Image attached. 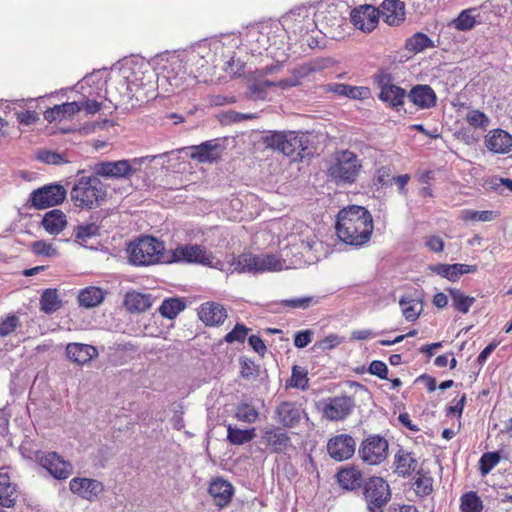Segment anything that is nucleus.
<instances>
[{
    "label": "nucleus",
    "instance_id": "obj_34",
    "mask_svg": "<svg viewBox=\"0 0 512 512\" xmlns=\"http://www.w3.org/2000/svg\"><path fill=\"white\" fill-rule=\"evenodd\" d=\"M186 308V302L179 297H168L158 308L160 315L166 319H174Z\"/></svg>",
    "mask_w": 512,
    "mask_h": 512
},
{
    "label": "nucleus",
    "instance_id": "obj_26",
    "mask_svg": "<svg viewBox=\"0 0 512 512\" xmlns=\"http://www.w3.org/2000/svg\"><path fill=\"white\" fill-rule=\"evenodd\" d=\"M336 479L341 488L349 491L357 490L364 485L362 472L354 466L341 468L336 474Z\"/></svg>",
    "mask_w": 512,
    "mask_h": 512
},
{
    "label": "nucleus",
    "instance_id": "obj_51",
    "mask_svg": "<svg viewBox=\"0 0 512 512\" xmlns=\"http://www.w3.org/2000/svg\"><path fill=\"white\" fill-rule=\"evenodd\" d=\"M250 331V328L246 327L244 324L237 323L234 328L225 335L224 340L225 342L232 344V343H244L248 333Z\"/></svg>",
    "mask_w": 512,
    "mask_h": 512
},
{
    "label": "nucleus",
    "instance_id": "obj_39",
    "mask_svg": "<svg viewBox=\"0 0 512 512\" xmlns=\"http://www.w3.org/2000/svg\"><path fill=\"white\" fill-rule=\"evenodd\" d=\"M256 436L255 428L240 429L232 425L227 427V440L233 445H243L252 441Z\"/></svg>",
    "mask_w": 512,
    "mask_h": 512
},
{
    "label": "nucleus",
    "instance_id": "obj_56",
    "mask_svg": "<svg viewBox=\"0 0 512 512\" xmlns=\"http://www.w3.org/2000/svg\"><path fill=\"white\" fill-rule=\"evenodd\" d=\"M371 375L377 376L378 378L382 380H389L388 378V372L389 369L387 365L380 360H374L370 363L368 370Z\"/></svg>",
    "mask_w": 512,
    "mask_h": 512
},
{
    "label": "nucleus",
    "instance_id": "obj_10",
    "mask_svg": "<svg viewBox=\"0 0 512 512\" xmlns=\"http://www.w3.org/2000/svg\"><path fill=\"white\" fill-rule=\"evenodd\" d=\"M388 441L379 435L364 439L359 447L361 460L369 465H379L388 457Z\"/></svg>",
    "mask_w": 512,
    "mask_h": 512
},
{
    "label": "nucleus",
    "instance_id": "obj_47",
    "mask_svg": "<svg viewBox=\"0 0 512 512\" xmlns=\"http://www.w3.org/2000/svg\"><path fill=\"white\" fill-rule=\"evenodd\" d=\"M465 120L470 126L483 130H485L490 124L489 117L484 112L477 109L470 110L467 113Z\"/></svg>",
    "mask_w": 512,
    "mask_h": 512
},
{
    "label": "nucleus",
    "instance_id": "obj_44",
    "mask_svg": "<svg viewBox=\"0 0 512 512\" xmlns=\"http://www.w3.org/2000/svg\"><path fill=\"white\" fill-rule=\"evenodd\" d=\"M460 219L468 221H481L490 222L498 217V213L492 210L475 211L471 209H464L460 213Z\"/></svg>",
    "mask_w": 512,
    "mask_h": 512
},
{
    "label": "nucleus",
    "instance_id": "obj_14",
    "mask_svg": "<svg viewBox=\"0 0 512 512\" xmlns=\"http://www.w3.org/2000/svg\"><path fill=\"white\" fill-rule=\"evenodd\" d=\"M95 174L104 178H129L136 169L129 160L102 161L95 165Z\"/></svg>",
    "mask_w": 512,
    "mask_h": 512
},
{
    "label": "nucleus",
    "instance_id": "obj_37",
    "mask_svg": "<svg viewBox=\"0 0 512 512\" xmlns=\"http://www.w3.org/2000/svg\"><path fill=\"white\" fill-rule=\"evenodd\" d=\"M406 95V91L403 88L394 84L381 90L378 97L382 102L388 103L391 107L398 108L404 104Z\"/></svg>",
    "mask_w": 512,
    "mask_h": 512
},
{
    "label": "nucleus",
    "instance_id": "obj_27",
    "mask_svg": "<svg viewBox=\"0 0 512 512\" xmlns=\"http://www.w3.org/2000/svg\"><path fill=\"white\" fill-rule=\"evenodd\" d=\"M263 439L272 452L279 453L287 449L290 444L289 435L279 427L267 428L264 431Z\"/></svg>",
    "mask_w": 512,
    "mask_h": 512
},
{
    "label": "nucleus",
    "instance_id": "obj_42",
    "mask_svg": "<svg viewBox=\"0 0 512 512\" xmlns=\"http://www.w3.org/2000/svg\"><path fill=\"white\" fill-rule=\"evenodd\" d=\"M403 316L407 321H416L422 312V303L415 299L402 297L399 301Z\"/></svg>",
    "mask_w": 512,
    "mask_h": 512
},
{
    "label": "nucleus",
    "instance_id": "obj_52",
    "mask_svg": "<svg viewBox=\"0 0 512 512\" xmlns=\"http://www.w3.org/2000/svg\"><path fill=\"white\" fill-rule=\"evenodd\" d=\"M30 247L32 252L38 256L53 257L58 254V251L53 244L47 243L44 240L34 241Z\"/></svg>",
    "mask_w": 512,
    "mask_h": 512
},
{
    "label": "nucleus",
    "instance_id": "obj_48",
    "mask_svg": "<svg viewBox=\"0 0 512 512\" xmlns=\"http://www.w3.org/2000/svg\"><path fill=\"white\" fill-rule=\"evenodd\" d=\"M499 452H486L479 460V470L483 476L487 475L500 462Z\"/></svg>",
    "mask_w": 512,
    "mask_h": 512
},
{
    "label": "nucleus",
    "instance_id": "obj_40",
    "mask_svg": "<svg viewBox=\"0 0 512 512\" xmlns=\"http://www.w3.org/2000/svg\"><path fill=\"white\" fill-rule=\"evenodd\" d=\"M447 291L452 299V306L455 310L467 314L475 303V298L465 295L460 289L449 288Z\"/></svg>",
    "mask_w": 512,
    "mask_h": 512
},
{
    "label": "nucleus",
    "instance_id": "obj_55",
    "mask_svg": "<svg viewBox=\"0 0 512 512\" xmlns=\"http://www.w3.org/2000/svg\"><path fill=\"white\" fill-rule=\"evenodd\" d=\"M314 302L311 296L298 297L293 299H285L281 301V305L292 309H307Z\"/></svg>",
    "mask_w": 512,
    "mask_h": 512
},
{
    "label": "nucleus",
    "instance_id": "obj_11",
    "mask_svg": "<svg viewBox=\"0 0 512 512\" xmlns=\"http://www.w3.org/2000/svg\"><path fill=\"white\" fill-rule=\"evenodd\" d=\"M321 405L323 418L329 421H342L352 413L355 400L348 395L334 396L323 400Z\"/></svg>",
    "mask_w": 512,
    "mask_h": 512
},
{
    "label": "nucleus",
    "instance_id": "obj_15",
    "mask_svg": "<svg viewBox=\"0 0 512 512\" xmlns=\"http://www.w3.org/2000/svg\"><path fill=\"white\" fill-rule=\"evenodd\" d=\"M69 488L73 494L90 502L96 501L104 491V485L101 481L84 477L71 479Z\"/></svg>",
    "mask_w": 512,
    "mask_h": 512
},
{
    "label": "nucleus",
    "instance_id": "obj_2",
    "mask_svg": "<svg viewBox=\"0 0 512 512\" xmlns=\"http://www.w3.org/2000/svg\"><path fill=\"white\" fill-rule=\"evenodd\" d=\"M126 252L129 263L137 267L167 263L165 243L154 236L136 238L128 244Z\"/></svg>",
    "mask_w": 512,
    "mask_h": 512
},
{
    "label": "nucleus",
    "instance_id": "obj_16",
    "mask_svg": "<svg viewBox=\"0 0 512 512\" xmlns=\"http://www.w3.org/2000/svg\"><path fill=\"white\" fill-rule=\"evenodd\" d=\"M351 21L353 25L363 31H373L379 22V9L372 5H361L351 12Z\"/></svg>",
    "mask_w": 512,
    "mask_h": 512
},
{
    "label": "nucleus",
    "instance_id": "obj_54",
    "mask_svg": "<svg viewBox=\"0 0 512 512\" xmlns=\"http://www.w3.org/2000/svg\"><path fill=\"white\" fill-rule=\"evenodd\" d=\"M20 325V320L16 315H8L0 322V337H6L13 333Z\"/></svg>",
    "mask_w": 512,
    "mask_h": 512
},
{
    "label": "nucleus",
    "instance_id": "obj_20",
    "mask_svg": "<svg viewBox=\"0 0 512 512\" xmlns=\"http://www.w3.org/2000/svg\"><path fill=\"white\" fill-rule=\"evenodd\" d=\"M379 9V17L389 26H398L405 20V4L401 0H384Z\"/></svg>",
    "mask_w": 512,
    "mask_h": 512
},
{
    "label": "nucleus",
    "instance_id": "obj_43",
    "mask_svg": "<svg viewBox=\"0 0 512 512\" xmlns=\"http://www.w3.org/2000/svg\"><path fill=\"white\" fill-rule=\"evenodd\" d=\"M259 417L258 410L250 403H239L235 410V418L241 422L252 424Z\"/></svg>",
    "mask_w": 512,
    "mask_h": 512
},
{
    "label": "nucleus",
    "instance_id": "obj_35",
    "mask_svg": "<svg viewBox=\"0 0 512 512\" xmlns=\"http://www.w3.org/2000/svg\"><path fill=\"white\" fill-rule=\"evenodd\" d=\"M216 148V144H212L211 141H206L198 146L192 147L191 158L200 163H211L219 158V155L216 153Z\"/></svg>",
    "mask_w": 512,
    "mask_h": 512
},
{
    "label": "nucleus",
    "instance_id": "obj_32",
    "mask_svg": "<svg viewBox=\"0 0 512 512\" xmlns=\"http://www.w3.org/2000/svg\"><path fill=\"white\" fill-rule=\"evenodd\" d=\"M105 296L106 292L102 288L89 286L79 291L77 300L81 307L94 308L104 301Z\"/></svg>",
    "mask_w": 512,
    "mask_h": 512
},
{
    "label": "nucleus",
    "instance_id": "obj_45",
    "mask_svg": "<svg viewBox=\"0 0 512 512\" xmlns=\"http://www.w3.org/2000/svg\"><path fill=\"white\" fill-rule=\"evenodd\" d=\"M432 46V40L426 34L420 32L415 33L406 41V48L414 53L421 52Z\"/></svg>",
    "mask_w": 512,
    "mask_h": 512
},
{
    "label": "nucleus",
    "instance_id": "obj_7",
    "mask_svg": "<svg viewBox=\"0 0 512 512\" xmlns=\"http://www.w3.org/2000/svg\"><path fill=\"white\" fill-rule=\"evenodd\" d=\"M364 498L369 512H384L383 508L391 499L390 486L385 479L370 477L363 485Z\"/></svg>",
    "mask_w": 512,
    "mask_h": 512
},
{
    "label": "nucleus",
    "instance_id": "obj_63",
    "mask_svg": "<svg viewBox=\"0 0 512 512\" xmlns=\"http://www.w3.org/2000/svg\"><path fill=\"white\" fill-rule=\"evenodd\" d=\"M276 87V82H272L269 80H263L258 83H254L250 87V91L252 94L256 95L258 98H264L262 94L266 91L267 88Z\"/></svg>",
    "mask_w": 512,
    "mask_h": 512
},
{
    "label": "nucleus",
    "instance_id": "obj_61",
    "mask_svg": "<svg viewBox=\"0 0 512 512\" xmlns=\"http://www.w3.org/2000/svg\"><path fill=\"white\" fill-rule=\"evenodd\" d=\"M374 80L380 91L394 85L392 75L384 70H381L375 74Z\"/></svg>",
    "mask_w": 512,
    "mask_h": 512
},
{
    "label": "nucleus",
    "instance_id": "obj_29",
    "mask_svg": "<svg viewBox=\"0 0 512 512\" xmlns=\"http://www.w3.org/2000/svg\"><path fill=\"white\" fill-rule=\"evenodd\" d=\"M395 472L403 477L411 475L418 466V461L412 452L399 449L394 456Z\"/></svg>",
    "mask_w": 512,
    "mask_h": 512
},
{
    "label": "nucleus",
    "instance_id": "obj_18",
    "mask_svg": "<svg viewBox=\"0 0 512 512\" xmlns=\"http://www.w3.org/2000/svg\"><path fill=\"white\" fill-rule=\"evenodd\" d=\"M198 317L206 326H220L227 318V310L220 303L208 301L200 305Z\"/></svg>",
    "mask_w": 512,
    "mask_h": 512
},
{
    "label": "nucleus",
    "instance_id": "obj_49",
    "mask_svg": "<svg viewBox=\"0 0 512 512\" xmlns=\"http://www.w3.org/2000/svg\"><path fill=\"white\" fill-rule=\"evenodd\" d=\"M99 234V226L95 223L80 225L75 230V238L80 244Z\"/></svg>",
    "mask_w": 512,
    "mask_h": 512
},
{
    "label": "nucleus",
    "instance_id": "obj_33",
    "mask_svg": "<svg viewBox=\"0 0 512 512\" xmlns=\"http://www.w3.org/2000/svg\"><path fill=\"white\" fill-rule=\"evenodd\" d=\"M329 91L340 96H346L351 99L365 100L371 96V91L365 86H351L343 83H334L329 85Z\"/></svg>",
    "mask_w": 512,
    "mask_h": 512
},
{
    "label": "nucleus",
    "instance_id": "obj_21",
    "mask_svg": "<svg viewBox=\"0 0 512 512\" xmlns=\"http://www.w3.org/2000/svg\"><path fill=\"white\" fill-rule=\"evenodd\" d=\"M208 493L212 497L214 504L219 508L229 505L234 495L233 485L223 478H215L211 481Z\"/></svg>",
    "mask_w": 512,
    "mask_h": 512
},
{
    "label": "nucleus",
    "instance_id": "obj_28",
    "mask_svg": "<svg viewBox=\"0 0 512 512\" xmlns=\"http://www.w3.org/2000/svg\"><path fill=\"white\" fill-rule=\"evenodd\" d=\"M79 111L80 105L78 102H66L47 109L43 115L46 121L52 123L55 121L70 119Z\"/></svg>",
    "mask_w": 512,
    "mask_h": 512
},
{
    "label": "nucleus",
    "instance_id": "obj_12",
    "mask_svg": "<svg viewBox=\"0 0 512 512\" xmlns=\"http://www.w3.org/2000/svg\"><path fill=\"white\" fill-rule=\"evenodd\" d=\"M66 194L62 185L50 184L34 190L30 195V201L35 208L45 209L61 204L65 200Z\"/></svg>",
    "mask_w": 512,
    "mask_h": 512
},
{
    "label": "nucleus",
    "instance_id": "obj_60",
    "mask_svg": "<svg viewBox=\"0 0 512 512\" xmlns=\"http://www.w3.org/2000/svg\"><path fill=\"white\" fill-rule=\"evenodd\" d=\"M17 121L22 125H32L39 120V115L34 110H23L16 112Z\"/></svg>",
    "mask_w": 512,
    "mask_h": 512
},
{
    "label": "nucleus",
    "instance_id": "obj_59",
    "mask_svg": "<svg viewBox=\"0 0 512 512\" xmlns=\"http://www.w3.org/2000/svg\"><path fill=\"white\" fill-rule=\"evenodd\" d=\"M393 180L392 171L388 166H382L376 170L375 184L388 186Z\"/></svg>",
    "mask_w": 512,
    "mask_h": 512
},
{
    "label": "nucleus",
    "instance_id": "obj_57",
    "mask_svg": "<svg viewBox=\"0 0 512 512\" xmlns=\"http://www.w3.org/2000/svg\"><path fill=\"white\" fill-rule=\"evenodd\" d=\"M343 342V338L336 335V334H330L326 337H324L322 340L318 341L315 344V347L322 349V350H331L338 345H340Z\"/></svg>",
    "mask_w": 512,
    "mask_h": 512
},
{
    "label": "nucleus",
    "instance_id": "obj_17",
    "mask_svg": "<svg viewBox=\"0 0 512 512\" xmlns=\"http://www.w3.org/2000/svg\"><path fill=\"white\" fill-rule=\"evenodd\" d=\"M274 414L278 424L285 428H294L301 421L302 411L296 403L283 401L276 407Z\"/></svg>",
    "mask_w": 512,
    "mask_h": 512
},
{
    "label": "nucleus",
    "instance_id": "obj_8",
    "mask_svg": "<svg viewBox=\"0 0 512 512\" xmlns=\"http://www.w3.org/2000/svg\"><path fill=\"white\" fill-rule=\"evenodd\" d=\"M214 257L212 253L199 244L178 245L171 250L167 263H193L212 266Z\"/></svg>",
    "mask_w": 512,
    "mask_h": 512
},
{
    "label": "nucleus",
    "instance_id": "obj_46",
    "mask_svg": "<svg viewBox=\"0 0 512 512\" xmlns=\"http://www.w3.org/2000/svg\"><path fill=\"white\" fill-rule=\"evenodd\" d=\"M475 9H465L460 12L458 17L453 20L452 24L459 31L471 30L476 24V17L473 14Z\"/></svg>",
    "mask_w": 512,
    "mask_h": 512
},
{
    "label": "nucleus",
    "instance_id": "obj_1",
    "mask_svg": "<svg viewBox=\"0 0 512 512\" xmlns=\"http://www.w3.org/2000/svg\"><path fill=\"white\" fill-rule=\"evenodd\" d=\"M335 230L343 243L355 247L363 246L370 241L373 234V216L363 206L349 205L338 212Z\"/></svg>",
    "mask_w": 512,
    "mask_h": 512
},
{
    "label": "nucleus",
    "instance_id": "obj_25",
    "mask_svg": "<svg viewBox=\"0 0 512 512\" xmlns=\"http://www.w3.org/2000/svg\"><path fill=\"white\" fill-rule=\"evenodd\" d=\"M431 270L448 279L451 282H456L459 278L468 273H475L478 270L477 265L468 264H437L431 267Z\"/></svg>",
    "mask_w": 512,
    "mask_h": 512
},
{
    "label": "nucleus",
    "instance_id": "obj_50",
    "mask_svg": "<svg viewBox=\"0 0 512 512\" xmlns=\"http://www.w3.org/2000/svg\"><path fill=\"white\" fill-rule=\"evenodd\" d=\"M308 381L307 372L300 366H293L289 386L304 390L308 386Z\"/></svg>",
    "mask_w": 512,
    "mask_h": 512
},
{
    "label": "nucleus",
    "instance_id": "obj_36",
    "mask_svg": "<svg viewBox=\"0 0 512 512\" xmlns=\"http://www.w3.org/2000/svg\"><path fill=\"white\" fill-rule=\"evenodd\" d=\"M40 310L48 315L55 313L62 306L57 289H45L40 297Z\"/></svg>",
    "mask_w": 512,
    "mask_h": 512
},
{
    "label": "nucleus",
    "instance_id": "obj_3",
    "mask_svg": "<svg viewBox=\"0 0 512 512\" xmlns=\"http://www.w3.org/2000/svg\"><path fill=\"white\" fill-rule=\"evenodd\" d=\"M106 194V187L97 175L78 177L70 191L74 206L81 209L98 207Z\"/></svg>",
    "mask_w": 512,
    "mask_h": 512
},
{
    "label": "nucleus",
    "instance_id": "obj_64",
    "mask_svg": "<svg viewBox=\"0 0 512 512\" xmlns=\"http://www.w3.org/2000/svg\"><path fill=\"white\" fill-rule=\"evenodd\" d=\"M249 345L251 348L258 353L260 356H264L267 352V347L264 341L257 335H251L248 338Z\"/></svg>",
    "mask_w": 512,
    "mask_h": 512
},
{
    "label": "nucleus",
    "instance_id": "obj_41",
    "mask_svg": "<svg viewBox=\"0 0 512 512\" xmlns=\"http://www.w3.org/2000/svg\"><path fill=\"white\" fill-rule=\"evenodd\" d=\"M460 512H482L484 505L477 492L469 491L460 497Z\"/></svg>",
    "mask_w": 512,
    "mask_h": 512
},
{
    "label": "nucleus",
    "instance_id": "obj_13",
    "mask_svg": "<svg viewBox=\"0 0 512 512\" xmlns=\"http://www.w3.org/2000/svg\"><path fill=\"white\" fill-rule=\"evenodd\" d=\"M356 448L354 438L348 434H338L331 437L327 442V452L335 461H345L350 459Z\"/></svg>",
    "mask_w": 512,
    "mask_h": 512
},
{
    "label": "nucleus",
    "instance_id": "obj_9",
    "mask_svg": "<svg viewBox=\"0 0 512 512\" xmlns=\"http://www.w3.org/2000/svg\"><path fill=\"white\" fill-rule=\"evenodd\" d=\"M35 461L55 479L65 480L73 473V466L58 453L38 450L34 453Z\"/></svg>",
    "mask_w": 512,
    "mask_h": 512
},
{
    "label": "nucleus",
    "instance_id": "obj_24",
    "mask_svg": "<svg viewBox=\"0 0 512 512\" xmlns=\"http://www.w3.org/2000/svg\"><path fill=\"white\" fill-rule=\"evenodd\" d=\"M19 498V489L17 484L11 481L7 473H0V512L2 508L15 507Z\"/></svg>",
    "mask_w": 512,
    "mask_h": 512
},
{
    "label": "nucleus",
    "instance_id": "obj_5",
    "mask_svg": "<svg viewBox=\"0 0 512 512\" xmlns=\"http://www.w3.org/2000/svg\"><path fill=\"white\" fill-rule=\"evenodd\" d=\"M267 148L278 151L294 161L302 160L304 151L308 148L307 137L296 131H274L263 139Z\"/></svg>",
    "mask_w": 512,
    "mask_h": 512
},
{
    "label": "nucleus",
    "instance_id": "obj_53",
    "mask_svg": "<svg viewBox=\"0 0 512 512\" xmlns=\"http://www.w3.org/2000/svg\"><path fill=\"white\" fill-rule=\"evenodd\" d=\"M317 70V67L313 63H303L295 67L291 71L293 80L298 81V86L302 83V80L310 76Z\"/></svg>",
    "mask_w": 512,
    "mask_h": 512
},
{
    "label": "nucleus",
    "instance_id": "obj_23",
    "mask_svg": "<svg viewBox=\"0 0 512 512\" xmlns=\"http://www.w3.org/2000/svg\"><path fill=\"white\" fill-rule=\"evenodd\" d=\"M418 109H429L436 105L437 96L429 85H416L406 95Z\"/></svg>",
    "mask_w": 512,
    "mask_h": 512
},
{
    "label": "nucleus",
    "instance_id": "obj_22",
    "mask_svg": "<svg viewBox=\"0 0 512 512\" xmlns=\"http://www.w3.org/2000/svg\"><path fill=\"white\" fill-rule=\"evenodd\" d=\"M66 356L78 365H85L98 356V350L89 344L69 343L66 346Z\"/></svg>",
    "mask_w": 512,
    "mask_h": 512
},
{
    "label": "nucleus",
    "instance_id": "obj_30",
    "mask_svg": "<svg viewBox=\"0 0 512 512\" xmlns=\"http://www.w3.org/2000/svg\"><path fill=\"white\" fill-rule=\"evenodd\" d=\"M41 225L49 234L58 235L67 225L66 215L59 209H53L44 215Z\"/></svg>",
    "mask_w": 512,
    "mask_h": 512
},
{
    "label": "nucleus",
    "instance_id": "obj_62",
    "mask_svg": "<svg viewBox=\"0 0 512 512\" xmlns=\"http://www.w3.org/2000/svg\"><path fill=\"white\" fill-rule=\"evenodd\" d=\"M78 104L80 105V110H84L86 112V114H91V115L99 112L103 106L102 102H98L93 99H86L82 102H78Z\"/></svg>",
    "mask_w": 512,
    "mask_h": 512
},
{
    "label": "nucleus",
    "instance_id": "obj_58",
    "mask_svg": "<svg viewBox=\"0 0 512 512\" xmlns=\"http://www.w3.org/2000/svg\"><path fill=\"white\" fill-rule=\"evenodd\" d=\"M314 332L310 329L298 331L294 335V346L297 348H305L308 346L313 339Z\"/></svg>",
    "mask_w": 512,
    "mask_h": 512
},
{
    "label": "nucleus",
    "instance_id": "obj_6",
    "mask_svg": "<svg viewBox=\"0 0 512 512\" xmlns=\"http://www.w3.org/2000/svg\"><path fill=\"white\" fill-rule=\"evenodd\" d=\"M231 265L240 273H263L282 270L285 261L276 254L256 255L247 252L235 257Z\"/></svg>",
    "mask_w": 512,
    "mask_h": 512
},
{
    "label": "nucleus",
    "instance_id": "obj_38",
    "mask_svg": "<svg viewBox=\"0 0 512 512\" xmlns=\"http://www.w3.org/2000/svg\"><path fill=\"white\" fill-rule=\"evenodd\" d=\"M413 489L420 497H425L433 492V477L429 471L419 469L414 477Z\"/></svg>",
    "mask_w": 512,
    "mask_h": 512
},
{
    "label": "nucleus",
    "instance_id": "obj_4",
    "mask_svg": "<svg viewBox=\"0 0 512 512\" xmlns=\"http://www.w3.org/2000/svg\"><path fill=\"white\" fill-rule=\"evenodd\" d=\"M362 170V163L358 156L348 150L336 151L333 162L328 167V175L337 185L354 184Z\"/></svg>",
    "mask_w": 512,
    "mask_h": 512
},
{
    "label": "nucleus",
    "instance_id": "obj_19",
    "mask_svg": "<svg viewBox=\"0 0 512 512\" xmlns=\"http://www.w3.org/2000/svg\"><path fill=\"white\" fill-rule=\"evenodd\" d=\"M485 147L495 154H507L512 150V135L497 128L485 136Z\"/></svg>",
    "mask_w": 512,
    "mask_h": 512
},
{
    "label": "nucleus",
    "instance_id": "obj_31",
    "mask_svg": "<svg viewBox=\"0 0 512 512\" xmlns=\"http://www.w3.org/2000/svg\"><path fill=\"white\" fill-rule=\"evenodd\" d=\"M124 306L130 312H145L152 306L151 295L137 291L127 292L124 297Z\"/></svg>",
    "mask_w": 512,
    "mask_h": 512
}]
</instances>
